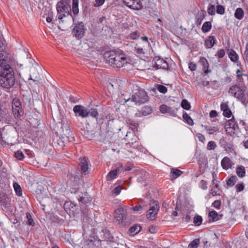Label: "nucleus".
<instances>
[{
  "mask_svg": "<svg viewBox=\"0 0 248 248\" xmlns=\"http://www.w3.org/2000/svg\"><path fill=\"white\" fill-rule=\"evenodd\" d=\"M26 217L28 219L27 224L29 225L33 226L34 225V222L31 217V214L29 212L26 214Z\"/></svg>",
  "mask_w": 248,
  "mask_h": 248,
  "instance_id": "nucleus-41",
  "label": "nucleus"
},
{
  "mask_svg": "<svg viewBox=\"0 0 248 248\" xmlns=\"http://www.w3.org/2000/svg\"><path fill=\"white\" fill-rule=\"evenodd\" d=\"M209 115L211 118H215L217 116V113L216 110H212L210 111Z\"/></svg>",
  "mask_w": 248,
  "mask_h": 248,
  "instance_id": "nucleus-57",
  "label": "nucleus"
},
{
  "mask_svg": "<svg viewBox=\"0 0 248 248\" xmlns=\"http://www.w3.org/2000/svg\"><path fill=\"white\" fill-rule=\"evenodd\" d=\"M212 28V24L210 21L204 22L202 26V30L203 32L206 33L208 32Z\"/></svg>",
  "mask_w": 248,
  "mask_h": 248,
  "instance_id": "nucleus-29",
  "label": "nucleus"
},
{
  "mask_svg": "<svg viewBox=\"0 0 248 248\" xmlns=\"http://www.w3.org/2000/svg\"><path fill=\"white\" fill-rule=\"evenodd\" d=\"M105 58L106 62L114 68H121L129 61L124 54L118 52H107L105 54Z\"/></svg>",
  "mask_w": 248,
  "mask_h": 248,
  "instance_id": "nucleus-1",
  "label": "nucleus"
},
{
  "mask_svg": "<svg viewBox=\"0 0 248 248\" xmlns=\"http://www.w3.org/2000/svg\"><path fill=\"white\" fill-rule=\"evenodd\" d=\"M181 106L183 108L186 110H189L191 108V105L188 101L186 99H183L182 101Z\"/></svg>",
  "mask_w": 248,
  "mask_h": 248,
  "instance_id": "nucleus-35",
  "label": "nucleus"
},
{
  "mask_svg": "<svg viewBox=\"0 0 248 248\" xmlns=\"http://www.w3.org/2000/svg\"><path fill=\"white\" fill-rule=\"evenodd\" d=\"M152 109L149 106L144 107L141 110V112L143 115L146 116L152 113Z\"/></svg>",
  "mask_w": 248,
  "mask_h": 248,
  "instance_id": "nucleus-34",
  "label": "nucleus"
},
{
  "mask_svg": "<svg viewBox=\"0 0 248 248\" xmlns=\"http://www.w3.org/2000/svg\"><path fill=\"white\" fill-rule=\"evenodd\" d=\"M221 165L224 170H227L231 169L234 163L229 157L225 156L221 160Z\"/></svg>",
  "mask_w": 248,
  "mask_h": 248,
  "instance_id": "nucleus-18",
  "label": "nucleus"
},
{
  "mask_svg": "<svg viewBox=\"0 0 248 248\" xmlns=\"http://www.w3.org/2000/svg\"><path fill=\"white\" fill-rule=\"evenodd\" d=\"M141 39L143 41H146L148 43V44L149 45V43L148 42V38L147 36H142L141 37Z\"/></svg>",
  "mask_w": 248,
  "mask_h": 248,
  "instance_id": "nucleus-63",
  "label": "nucleus"
},
{
  "mask_svg": "<svg viewBox=\"0 0 248 248\" xmlns=\"http://www.w3.org/2000/svg\"><path fill=\"white\" fill-rule=\"evenodd\" d=\"M122 189V187H115V188L111 191L112 196L114 197L117 196L120 193Z\"/></svg>",
  "mask_w": 248,
  "mask_h": 248,
  "instance_id": "nucleus-44",
  "label": "nucleus"
},
{
  "mask_svg": "<svg viewBox=\"0 0 248 248\" xmlns=\"http://www.w3.org/2000/svg\"><path fill=\"white\" fill-rule=\"evenodd\" d=\"M183 119L186 122V123L190 125H193L194 124L193 121L191 118L186 112H184L183 115Z\"/></svg>",
  "mask_w": 248,
  "mask_h": 248,
  "instance_id": "nucleus-31",
  "label": "nucleus"
},
{
  "mask_svg": "<svg viewBox=\"0 0 248 248\" xmlns=\"http://www.w3.org/2000/svg\"><path fill=\"white\" fill-rule=\"evenodd\" d=\"M237 175L240 177H243L245 175L246 171L245 168L243 166H240L237 167L236 170Z\"/></svg>",
  "mask_w": 248,
  "mask_h": 248,
  "instance_id": "nucleus-28",
  "label": "nucleus"
},
{
  "mask_svg": "<svg viewBox=\"0 0 248 248\" xmlns=\"http://www.w3.org/2000/svg\"><path fill=\"white\" fill-rule=\"evenodd\" d=\"M52 18H53V17L52 16H48L46 17V21L48 22V23H50L52 21Z\"/></svg>",
  "mask_w": 248,
  "mask_h": 248,
  "instance_id": "nucleus-62",
  "label": "nucleus"
},
{
  "mask_svg": "<svg viewBox=\"0 0 248 248\" xmlns=\"http://www.w3.org/2000/svg\"><path fill=\"white\" fill-rule=\"evenodd\" d=\"M244 15V11L241 8H238L236 9L234 16L238 19H241L243 18Z\"/></svg>",
  "mask_w": 248,
  "mask_h": 248,
  "instance_id": "nucleus-27",
  "label": "nucleus"
},
{
  "mask_svg": "<svg viewBox=\"0 0 248 248\" xmlns=\"http://www.w3.org/2000/svg\"><path fill=\"white\" fill-rule=\"evenodd\" d=\"M88 113H89V115L92 116V117L97 118L98 116V113L96 108H92L90 109L89 111H88Z\"/></svg>",
  "mask_w": 248,
  "mask_h": 248,
  "instance_id": "nucleus-38",
  "label": "nucleus"
},
{
  "mask_svg": "<svg viewBox=\"0 0 248 248\" xmlns=\"http://www.w3.org/2000/svg\"><path fill=\"white\" fill-rule=\"evenodd\" d=\"M39 73L36 71L35 68H31V74L30 76V79L32 80L33 81H39Z\"/></svg>",
  "mask_w": 248,
  "mask_h": 248,
  "instance_id": "nucleus-21",
  "label": "nucleus"
},
{
  "mask_svg": "<svg viewBox=\"0 0 248 248\" xmlns=\"http://www.w3.org/2000/svg\"><path fill=\"white\" fill-rule=\"evenodd\" d=\"M70 190L71 193H74L76 194L80 205L87 204L90 203L92 200L91 197L83 187L76 188L72 187Z\"/></svg>",
  "mask_w": 248,
  "mask_h": 248,
  "instance_id": "nucleus-3",
  "label": "nucleus"
},
{
  "mask_svg": "<svg viewBox=\"0 0 248 248\" xmlns=\"http://www.w3.org/2000/svg\"><path fill=\"white\" fill-rule=\"evenodd\" d=\"M202 217L200 216H197L194 217V223L196 226H199L201 225L202 223Z\"/></svg>",
  "mask_w": 248,
  "mask_h": 248,
  "instance_id": "nucleus-43",
  "label": "nucleus"
},
{
  "mask_svg": "<svg viewBox=\"0 0 248 248\" xmlns=\"http://www.w3.org/2000/svg\"><path fill=\"white\" fill-rule=\"evenodd\" d=\"M157 90L161 93H165L167 92V88L162 85H158L157 86Z\"/></svg>",
  "mask_w": 248,
  "mask_h": 248,
  "instance_id": "nucleus-46",
  "label": "nucleus"
},
{
  "mask_svg": "<svg viewBox=\"0 0 248 248\" xmlns=\"http://www.w3.org/2000/svg\"><path fill=\"white\" fill-rule=\"evenodd\" d=\"M196 137L199 140L202 142L204 143L205 140V137L201 133H197L196 134Z\"/></svg>",
  "mask_w": 248,
  "mask_h": 248,
  "instance_id": "nucleus-50",
  "label": "nucleus"
},
{
  "mask_svg": "<svg viewBox=\"0 0 248 248\" xmlns=\"http://www.w3.org/2000/svg\"><path fill=\"white\" fill-rule=\"evenodd\" d=\"M15 192L18 196H21L22 195V190L21 187H14Z\"/></svg>",
  "mask_w": 248,
  "mask_h": 248,
  "instance_id": "nucleus-49",
  "label": "nucleus"
},
{
  "mask_svg": "<svg viewBox=\"0 0 248 248\" xmlns=\"http://www.w3.org/2000/svg\"><path fill=\"white\" fill-rule=\"evenodd\" d=\"M207 11L208 14L210 16H214L216 14L215 6L212 4L208 5Z\"/></svg>",
  "mask_w": 248,
  "mask_h": 248,
  "instance_id": "nucleus-32",
  "label": "nucleus"
},
{
  "mask_svg": "<svg viewBox=\"0 0 248 248\" xmlns=\"http://www.w3.org/2000/svg\"><path fill=\"white\" fill-rule=\"evenodd\" d=\"M124 3L129 8L138 10L142 7L140 0H123Z\"/></svg>",
  "mask_w": 248,
  "mask_h": 248,
  "instance_id": "nucleus-11",
  "label": "nucleus"
},
{
  "mask_svg": "<svg viewBox=\"0 0 248 248\" xmlns=\"http://www.w3.org/2000/svg\"><path fill=\"white\" fill-rule=\"evenodd\" d=\"M183 173V171L176 168L171 169L170 176L173 179H176Z\"/></svg>",
  "mask_w": 248,
  "mask_h": 248,
  "instance_id": "nucleus-22",
  "label": "nucleus"
},
{
  "mask_svg": "<svg viewBox=\"0 0 248 248\" xmlns=\"http://www.w3.org/2000/svg\"><path fill=\"white\" fill-rule=\"evenodd\" d=\"M244 55L245 56L246 59L248 61V44L246 46V50L245 51Z\"/></svg>",
  "mask_w": 248,
  "mask_h": 248,
  "instance_id": "nucleus-61",
  "label": "nucleus"
},
{
  "mask_svg": "<svg viewBox=\"0 0 248 248\" xmlns=\"http://www.w3.org/2000/svg\"><path fill=\"white\" fill-rule=\"evenodd\" d=\"M105 0H95V3L94 4V6L95 7H99L102 5Z\"/></svg>",
  "mask_w": 248,
  "mask_h": 248,
  "instance_id": "nucleus-56",
  "label": "nucleus"
},
{
  "mask_svg": "<svg viewBox=\"0 0 248 248\" xmlns=\"http://www.w3.org/2000/svg\"><path fill=\"white\" fill-rule=\"evenodd\" d=\"M237 180L236 176H232L228 179L227 184L228 186H233L235 185Z\"/></svg>",
  "mask_w": 248,
  "mask_h": 248,
  "instance_id": "nucleus-37",
  "label": "nucleus"
},
{
  "mask_svg": "<svg viewBox=\"0 0 248 248\" xmlns=\"http://www.w3.org/2000/svg\"><path fill=\"white\" fill-rule=\"evenodd\" d=\"M159 109L162 113L167 114L172 117H175L176 115V112L174 109L165 104L161 105L160 106Z\"/></svg>",
  "mask_w": 248,
  "mask_h": 248,
  "instance_id": "nucleus-16",
  "label": "nucleus"
},
{
  "mask_svg": "<svg viewBox=\"0 0 248 248\" xmlns=\"http://www.w3.org/2000/svg\"><path fill=\"white\" fill-rule=\"evenodd\" d=\"M13 113L16 118H19L24 114L21 107V103L18 98H14L12 103Z\"/></svg>",
  "mask_w": 248,
  "mask_h": 248,
  "instance_id": "nucleus-6",
  "label": "nucleus"
},
{
  "mask_svg": "<svg viewBox=\"0 0 248 248\" xmlns=\"http://www.w3.org/2000/svg\"><path fill=\"white\" fill-rule=\"evenodd\" d=\"M188 67L191 71H194L196 70V64L193 62H190L188 64Z\"/></svg>",
  "mask_w": 248,
  "mask_h": 248,
  "instance_id": "nucleus-55",
  "label": "nucleus"
},
{
  "mask_svg": "<svg viewBox=\"0 0 248 248\" xmlns=\"http://www.w3.org/2000/svg\"><path fill=\"white\" fill-rule=\"evenodd\" d=\"M225 54V50L223 49H221L217 51L216 56L218 57L219 58H222L224 56Z\"/></svg>",
  "mask_w": 248,
  "mask_h": 248,
  "instance_id": "nucleus-48",
  "label": "nucleus"
},
{
  "mask_svg": "<svg viewBox=\"0 0 248 248\" xmlns=\"http://www.w3.org/2000/svg\"><path fill=\"white\" fill-rule=\"evenodd\" d=\"M212 205L215 208L219 209L221 206V201L219 200H216L212 203Z\"/></svg>",
  "mask_w": 248,
  "mask_h": 248,
  "instance_id": "nucleus-51",
  "label": "nucleus"
},
{
  "mask_svg": "<svg viewBox=\"0 0 248 248\" xmlns=\"http://www.w3.org/2000/svg\"><path fill=\"white\" fill-rule=\"evenodd\" d=\"M141 204H138L137 205L135 206L132 208V209L135 212L140 211V210L143 209L144 207L146 206L145 202L143 200H141Z\"/></svg>",
  "mask_w": 248,
  "mask_h": 248,
  "instance_id": "nucleus-33",
  "label": "nucleus"
},
{
  "mask_svg": "<svg viewBox=\"0 0 248 248\" xmlns=\"http://www.w3.org/2000/svg\"><path fill=\"white\" fill-rule=\"evenodd\" d=\"M210 220L212 219L213 221H216L219 219V215L215 211H210L209 213Z\"/></svg>",
  "mask_w": 248,
  "mask_h": 248,
  "instance_id": "nucleus-30",
  "label": "nucleus"
},
{
  "mask_svg": "<svg viewBox=\"0 0 248 248\" xmlns=\"http://www.w3.org/2000/svg\"><path fill=\"white\" fill-rule=\"evenodd\" d=\"M85 29L82 22L76 24L72 30V33L78 39L81 38L84 34Z\"/></svg>",
  "mask_w": 248,
  "mask_h": 248,
  "instance_id": "nucleus-7",
  "label": "nucleus"
},
{
  "mask_svg": "<svg viewBox=\"0 0 248 248\" xmlns=\"http://www.w3.org/2000/svg\"><path fill=\"white\" fill-rule=\"evenodd\" d=\"M217 13L219 15H223L225 13V8L222 5L217 4Z\"/></svg>",
  "mask_w": 248,
  "mask_h": 248,
  "instance_id": "nucleus-42",
  "label": "nucleus"
},
{
  "mask_svg": "<svg viewBox=\"0 0 248 248\" xmlns=\"http://www.w3.org/2000/svg\"><path fill=\"white\" fill-rule=\"evenodd\" d=\"M216 42L217 40L214 36H209L205 40L204 46L206 48H211Z\"/></svg>",
  "mask_w": 248,
  "mask_h": 248,
  "instance_id": "nucleus-19",
  "label": "nucleus"
},
{
  "mask_svg": "<svg viewBox=\"0 0 248 248\" xmlns=\"http://www.w3.org/2000/svg\"><path fill=\"white\" fill-rule=\"evenodd\" d=\"M228 93L243 105L246 106L248 103V93L244 88L239 85L235 84L231 86L228 90Z\"/></svg>",
  "mask_w": 248,
  "mask_h": 248,
  "instance_id": "nucleus-2",
  "label": "nucleus"
},
{
  "mask_svg": "<svg viewBox=\"0 0 248 248\" xmlns=\"http://www.w3.org/2000/svg\"><path fill=\"white\" fill-rule=\"evenodd\" d=\"M123 170V166L120 165L116 169L110 170L107 175V180L110 181L116 178L117 174Z\"/></svg>",
  "mask_w": 248,
  "mask_h": 248,
  "instance_id": "nucleus-17",
  "label": "nucleus"
},
{
  "mask_svg": "<svg viewBox=\"0 0 248 248\" xmlns=\"http://www.w3.org/2000/svg\"><path fill=\"white\" fill-rule=\"evenodd\" d=\"M15 156L17 159L19 160H22L24 158V155L23 152L19 150L15 152Z\"/></svg>",
  "mask_w": 248,
  "mask_h": 248,
  "instance_id": "nucleus-40",
  "label": "nucleus"
},
{
  "mask_svg": "<svg viewBox=\"0 0 248 248\" xmlns=\"http://www.w3.org/2000/svg\"><path fill=\"white\" fill-rule=\"evenodd\" d=\"M225 150L226 151L228 152V153H233L235 155H236V153L234 151L233 146L232 145L226 146L225 148Z\"/></svg>",
  "mask_w": 248,
  "mask_h": 248,
  "instance_id": "nucleus-53",
  "label": "nucleus"
},
{
  "mask_svg": "<svg viewBox=\"0 0 248 248\" xmlns=\"http://www.w3.org/2000/svg\"><path fill=\"white\" fill-rule=\"evenodd\" d=\"M229 106L227 103H223L220 105V109L222 111H225L227 109H229Z\"/></svg>",
  "mask_w": 248,
  "mask_h": 248,
  "instance_id": "nucleus-54",
  "label": "nucleus"
},
{
  "mask_svg": "<svg viewBox=\"0 0 248 248\" xmlns=\"http://www.w3.org/2000/svg\"><path fill=\"white\" fill-rule=\"evenodd\" d=\"M154 61H155V66L156 69H167L169 67L167 62L160 57H155Z\"/></svg>",
  "mask_w": 248,
  "mask_h": 248,
  "instance_id": "nucleus-15",
  "label": "nucleus"
},
{
  "mask_svg": "<svg viewBox=\"0 0 248 248\" xmlns=\"http://www.w3.org/2000/svg\"><path fill=\"white\" fill-rule=\"evenodd\" d=\"M141 227L140 225H134L132 226L129 229V233L131 235H134L139 232L141 230Z\"/></svg>",
  "mask_w": 248,
  "mask_h": 248,
  "instance_id": "nucleus-24",
  "label": "nucleus"
},
{
  "mask_svg": "<svg viewBox=\"0 0 248 248\" xmlns=\"http://www.w3.org/2000/svg\"><path fill=\"white\" fill-rule=\"evenodd\" d=\"M78 0H72V11L74 15H77L78 13Z\"/></svg>",
  "mask_w": 248,
  "mask_h": 248,
  "instance_id": "nucleus-26",
  "label": "nucleus"
},
{
  "mask_svg": "<svg viewBox=\"0 0 248 248\" xmlns=\"http://www.w3.org/2000/svg\"><path fill=\"white\" fill-rule=\"evenodd\" d=\"M127 124L135 127H136L137 126H138V123L135 122H134L132 120H129L128 121H127Z\"/></svg>",
  "mask_w": 248,
  "mask_h": 248,
  "instance_id": "nucleus-58",
  "label": "nucleus"
},
{
  "mask_svg": "<svg viewBox=\"0 0 248 248\" xmlns=\"http://www.w3.org/2000/svg\"><path fill=\"white\" fill-rule=\"evenodd\" d=\"M149 232L152 233H154L156 232V228L154 226H151L149 228Z\"/></svg>",
  "mask_w": 248,
  "mask_h": 248,
  "instance_id": "nucleus-60",
  "label": "nucleus"
},
{
  "mask_svg": "<svg viewBox=\"0 0 248 248\" xmlns=\"http://www.w3.org/2000/svg\"><path fill=\"white\" fill-rule=\"evenodd\" d=\"M135 52L139 55V57L144 60H145V57L144 56L146 53V50L143 47L137 45L135 47Z\"/></svg>",
  "mask_w": 248,
  "mask_h": 248,
  "instance_id": "nucleus-20",
  "label": "nucleus"
},
{
  "mask_svg": "<svg viewBox=\"0 0 248 248\" xmlns=\"http://www.w3.org/2000/svg\"><path fill=\"white\" fill-rule=\"evenodd\" d=\"M217 147V144L215 141H210L207 146V149L208 150H214Z\"/></svg>",
  "mask_w": 248,
  "mask_h": 248,
  "instance_id": "nucleus-45",
  "label": "nucleus"
},
{
  "mask_svg": "<svg viewBox=\"0 0 248 248\" xmlns=\"http://www.w3.org/2000/svg\"><path fill=\"white\" fill-rule=\"evenodd\" d=\"M56 8L58 13V18L59 20H61L63 17L69 15L72 16L70 12V6L66 1L61 0L58 2Z\"/></svg>",
  "mask_w": 248,
  "mask_h": 248,
  "instance_id": "nucleus-4",
  "label": "nucleus"
},
{
  "mask_svg": "<svg viewBox=\"0 0 248 248\" xmlns=\"http://www.w3.org/2000/svg\"><path fill=\"white\" fill-rule=\"evenodd\" d=\"M130 100H132L136 104L140 105L147 102L148 100V96L143 90L140 89L132 95L131 98H128L125 100V102Z\"/></svg>",
  "mask_w": 248,
  "mask_h": 248,
  "instance_id": "nucleus-5",
  "label": "nucleus"
},
{
  "mask_svg": "<svg viewBox=\"0 0 248 248\" xmlns=\"http://www.w3.org/2000/svg\"><path fill=\"white\" fill-rule=\"evenodd\" d=\"M210 193L213 196H215L217 195H220L221 193V191L218 188V187H213L211 189Z\"/></svg>",
  "mask_w": 248,
  "mask_h": 248,
  "instance_id": "nucleus-39",
  "label": "nucleus"
},
{
  "mask_svg": "<svg viewBox=\"0 0 248 248\" xmlns=\"http://www.w3.org/2000/svg\"><path fill=\"white\" fill-rule=\"evenodd\" d=\"M225 128L228 133L232 135V133H235L238 130V125L235 120L231 119L229 120L225 126Z\"/></svg>",
  "mask_w": 248,
  "mask_h": 248,
  "instance_id": "nucleus-8",
  "label": "nucleus"
},
{
  "mask_svg": "<svg viewBox=\"0 0 248 248\" xmlns=\"http://www.w3.org/2000/svg\"><path fill=\"white\" fill-rule=\"evenodd\" d=\"M0 203L2 209L10 207L11 205V198L3 192H0Z\"/></svg>",
  "mask_w": 248,
  "mask_h": 248,
  "instance_id": "nucleus-14",
  "label": "nucleus"
},
{
  "mask_svg": "<svg viewBox=\"0 0 248 248\" xmlns=\"http://www.w3.org/2000/svg\"><path fill=\"white\" fill-rule=\"evenodd\" d=\"M79 166L82 176L86 175L89 173L91 165L87 157H83L79 158Z\"/></svg>",
  "mask_w": 248,
  "mask_h": 248,
  "instance_id": "nucleus-9",
  "label": "nucleus"
},
{
  "mask_svg": "<svg viewBox=\"0 0 248 248\" xmlns=\"http://www.w3.org/2000/svg\"><path fill=\"white\" fill-rule=\"evenodd\" d=\"M73 111L76 116L86 118L89 116L87 109L81 105L75 106L73 108Z\"/></svg>",
  "mask_w": 248,
  "mask_h": 248,
  "instance_id": "nucleus-12",
  "label": "nucleus"
},
{
  "mask_svg": "<svg viewBox=\"0 0 248 248\" xmlns=\"http://www.w3.org/2000/svg\"><path fill=\"white\" fill-rule=\"evenodd\" d=\"M159 210V205L157 202H153V205H152L147 213V217L150 220H153L155 219V215Z\"/></svg>",
  "mask_w": 248,
  "mask_h": 248,
  "instance_id": "nucleus-13",
  "label": "nucleus"
},
{
  "mask_svg": "<svg viewBox=\"0 0 248 248\" xmlns=\"http://www.w3.org/2000/svg\"><path fill=\"white\" fill-rule=\"evenodd\" d=\"M140 36V33L137 31H133L130 34V37L133 40H136L138 39Z\"/></svg>",
  "mask_w": 248,
  "mask_h": 248,
  "instance_id": "nucleus-47",
  "label": "nucleus"
},
{
  "mask_svg": "<svg viewBox=\"0 0 248 248\" xmlns=\"http://www.w3.org/2000/svg\"><path fill=\"white\" fill-rule=\"evenodd\" d=\"M223 112V116L227 118H230L232 115V111L229 108Z\"/></svg>",
  "mask_w": 248,
  "mask_h": 248,
  "instance_id": "nucleus-52",
  "label": "nucleus"
},
{
  "mask_svg": "<svg viewBox=\"0 0 248 248\" xmlns=\"http://www.w3.org/2000/svg\"><path fill=\"white\" fill-rule=\"evenodd\" d=\"M126 212L122 207L117 208L114 212V217L119 224L122 223L126 218Z\"/></svg>",
  "mask_w": 248,
  "mask_h": 248,
  "instance_id": "nucleus-10",
  "label": "nucleus"
},
{
  "mask_svg": "<svg viewBox=\"0 0 248 248\" xmlns=\"http://www.w3.org/2000/svg\"><path fill=\"white\" fill-rule=\"evenodd\" d=\"M205 130H206L207 132L209 135L214 134L215 133L219 132V128L217 126H204Z\"/></svg>",
  "mask_w": 248,
  "mask_h": 248,
  "instance_id": "nucleus-23",
  "label": "nucleus"
},
{
  "mask_svg": "<svg viewBox=\"0 0 248 248\" xmlns=\"http://www.w3.org/2000/svg\"><path fill=\"white\" fill-rule=\"evenodd\" d=\"M190 217L188 214H186V216L183 218V220L186 222H189L190 220Z\"/></svg>",
  "mask_w": 248,
  "mask_h": 248,
  "instance_id": "nucleus-59",
  "label": "nucleus"
},
{
  "mask_svg": "<svg viewBox=\"0 0 248 248\" xmlns=\"http://www.w3.org/2000/svg\"><path fill=\"white\" fill-rule=\"evenodd\" d=\"M228 55L229 58L232 62H238L239 57L234 50L231 49L228 54Z\"/></svg>",
  "mask_w": 248,
  "mask_h": 248,
  "instance_id": "nucleus-25",
  "label": "nucleus"
},
{
  "mask_svg": "<svg viewBox=\"0 0 248 248\" xmlns=\"http://www.w3.org/2000/svg\"><path fill=\"white\" fill-rule=\"evenodd\" d=\"M243 145L246 149H248V139L243 142Z\"/></svg>",
  "mask_w": 248,
  "mask_h": 248,
  "instance_id": "nucleus-64",
  "label": "nucleus"
},
{
  "mask_svg": "<svg viewBox=\"0 0 248 248\" xmlns=\"http://www.w3.org/2000/svg\"><path fill=\"white\" fill-rule=\"evenodd\" d=\"M200 244V239H195L188 245V248H197Z\"/></svg>",
  "mask_w": 248,
  "mask_h": 248,
  "instance_id": "nucleus-36",
  "label": "nucleus"
}]
</instances>
